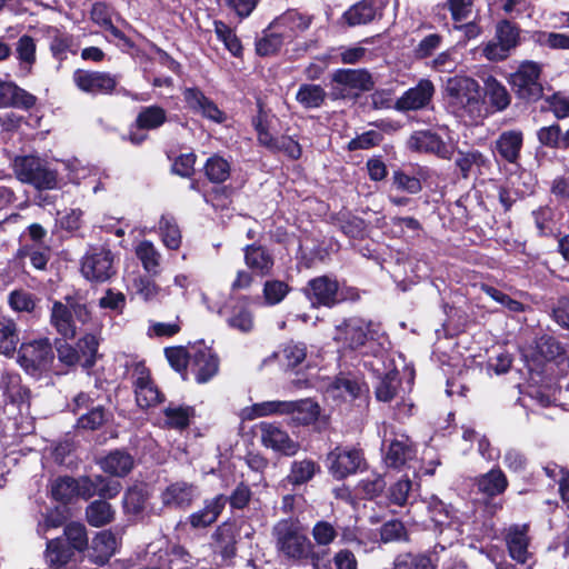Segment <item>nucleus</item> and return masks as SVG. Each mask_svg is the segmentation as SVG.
I'll return each mask as SVG.
<instances>
[{"instance_id": "15", "label": "nucleus", "mask_w": 569, "mask_h": 569, "mask_svg": "<svg viewBox=\"0 0 569 569\" xmlns=\"http://www.w3.org/2000/svg\"><path fill=\"white\" fill-rule=\"evenodd\" d=\"M315 309H332L339 306L338 279L335 274H321L309 279L300 289Z\"/></svg>"}, {"instance_id": "49", "label": "nucleus", "mask_w": 569, "mask_h": 569, "mask_svg": "<svg viewBox=\"0 0 569 569\" xmlns=\"http://www.w3.org/2000/svg\"><path fill=\"white\" fill-rule=\"evenodd\" d=\"M278 356L287 370H293L306 360L307 346L305 342L290 340L281 346Z\"/></svg>"}, {"instance_id": "4", "label": "nucleus", "mask_w": 569, "mask_h": 569, "mask_svg": "<svg viewBox=\"0 0 569 569\" xmlns=\"http://www.w3.org/2000/svg\"><path fill=\"white\" fill-rule=\"evenodd\" d=\"M271 533L277 550L287 559L306 561L308 555L315 549V543L302 532L301 523L296 518L278 520Z\"/></svg>"}, {"instance_id": "23", "label": "nucleus", "mask_w": 569, "mask_h": 569, "mask_svg": "<svg viewBox=\"0 0 569 569\" xmlns=\"http://www.w3.org/2000/svg\"><path fill=\"white\" fill-rule=\"evenodd\" d=\"M436 93V88L430 79L422 78L412 88L406 90L395 103L398 111H417L429 107Z\"/></svg>"}, {"instance_id": "45", "label": "nucleus", "mask_w": 569, "mask_h": 569, "mask_svg": "<svg viewBox=\"0 0 569 569\" xmlns=\"http://www.w3.org/2000/svg\"><path fill=\"white\" fill-rule=\"evenodd\" d=\"M114 509L106 500H93L86 508V519L92 527H103L114 519Z\"/></svg>"}, {"instance_id": "6", "label": "nucleus", "mask_w": 569, "mask_h": 569, "mask_svg": "<svg viewBox=\"0 0 569 569\" xmlns=\"http://www.w3.org/2000/svg\"><path fill=\"white\" fill-rule=\"evenodd\" d=\"M325 466L328 473L337 481L368 469L363 449L353 445H337L326 455Z\"/></svg>"}, {"instance_id": "46", "label": "nucleus", "mask_w": 569, "mask_h": 569, "mask_svg": "<svg viewBox=\"0 0 569 569\" xmlns=\"http://www.w3.org/2000/svg\"><path fill=\"white\" fill-rule=\"evenodd\" d=\"M203 172L211 183L221 184L230 178L231 164L223 157L214 153L207 159Z\"/></svg>"}, {"instance_id": "39", "label": "nucleus", "mask_w": 569, "mask_h": 569, "mask_svg": "<svg viewBox=\"0 0 569 569\" xmlns=\"http://www.w3.org/2000/svg\"><path fill=\"white\" fill-rule=\"evenodd\" d=\"M321 472V466L311 458L293 460L284 480L293 488L307 485Z\"/></svg>"}, {"instance_id": "21", "label": "nucleus", "mask_w": 569, "mask_h": 569, "mask_svg": "<svg viewBox=\"0 0 569 569\" xmlns=\"http://www.w3.org/2000/svg\"><path fill=\"white\" fill-rule=\"evenodd\" d=\"M369 325L362 318H345L335 327L333 341L346 349L357 350L368 341Z\"/></svg>"}, {"instance_id": "12", "label": "nucleus", "mask_w": 569, "mask_h": 569, "mask_svg": "<svg viewBox=\"0 0 569 569\" xmlns=\"http://www.w3.org/2000/svg\"><path fill=\"white\" fill-rule=\"evenodd\" d=\"M167 121L168 112L160 104L140 107L134 121L129 127V132L122 136V140L140 147L149 139V131L160 129Z\"/></svg>"}, {"instance_id": "3", "label": "nucleus", "mask_w": 569, "mask_h": 569, "mask_svg": "<svg viewBox=\"0 0 569 569\" xmlns=\"http://www.w3.org/2000/svg\"><path fill=\"white\" fill-rule=\"evenodd\" d=\"M89 548V537L83 523L71 521L63 528V533L46 543L44 559L50 569H67L77 553Z\"/></svg>"}, {"instance_id": "60", "label": "nucleus", "mask_w": 569, "mask_h": 569, "mask_svg": "<svg viewBox=\"0 0 569 569\" xmlns=\"http://www.w3.org/2000/svg\"><path fill=\"white\" fill-rule=\"evenodd\" d=\"M252 495L250 486L244 481H240L229 496L222 493L224 499L223 509L229 505L232 511L243 510L250 505Z\"/></svg>"}, {"instance_id": "32", "label": "nucleus", "mask_w": 569, "mask_h": 569, "mask_svg": "<svg viewBox=\"0 0 569 569\" xmlns=\"http://www.w3.org/2000/svg\"><path fill=\"white\" fill-rule=\"evenodd\" d=\"M284 412L290 416L293 426L307 427L318 421L321 415V407L316 400L305 398L287 401Z\"/></svg>"}, {"instance_id": "1", "label": "nucleus", "mask_w": 569, "mask_h": 569, "mask_svg": "<svg viewBox=\"0 0 569 569\" xmlns=\"http://www.w3.org/2000/svg\"><path fill=\"white\" fill-rule=\"evenodd\" d=\"M93 323V309L86 297L67 295L64 302L54 300L50 310V325L64 340H73L78 329H88Z\"/></svg>"}, {"instance_id": "20", "label": "nucleus", "mask_w": 569, "mask_h": 569, "mask_svg": "<svg viewBox=\"0 0 569 569\" xmlns=\"http://www.w3.org/2000/svg\"><path fill=\"white\" fill-rule=\"evenodd\" d=\"M408 148L417 153L433 154L446 160L451 159L453 154V149L442 137L429 129L413 131L408 139Z\"/></svg>"}, {"instance_id": "17", "label": "nucleus", "mask_w": 569, "mask_h": 569, "mask_svg": "<svg viewBox=\"0 0 569 569\" xmlns=\"http://www.w3.org/2000/svg\"><path fill=\"white\" fill-rule=\"evenodd\" d=\"M220 359L217 352L208 347L203 340L191 346L189 370L198 383H207L219 371Z\"/></svg>"}, {"instance_id": "61", "label": "nucleus", "mask_w": 569, "mask_h": 569, "mask_svg": "<svg viewBox=\"0 0 569 569\" xmlns=\"http://www.w3.org/2000/svg\"><path fill=\"white\" fill-rule=\"evenodd\" d=\"M29 258L33 268L37 270H46L50 259V248H39L34 244H22L17 251V258Z\"/></svg>"}, {"instance_id": "52", "label": "nucleus", "mask_w": 569, "mask_h": 569, "mask_svg": "<svg viewBox=\"0 0 569 569\" xmlns=\"http://www.w3.org/2000/svg\"><path fill=\"white\" fill-rule=\"evenodd\" d=\"M287 40L283 33L277 29H270V24L263 30V36L256 41V52L260 57L277 54Z\"/></svg>"}, {"instance_id": "40", "label": "nucleus", "mask_w": 569, "mask_h": 569, "mask_svg": "<svg viewBox=\"0 0 569 569\" xmlns=\"http://www.w3.org/2000/svg\"><path fill=\"white\" fill-rule=\"evenodd\" d=\"M38 98L19 87L12 81H8L0 108H14L29 111L36 107Z\"/></svg>"}, {"instance_id": "10", "label": "nucleus", "mask_w": 569, "mask_h": 569, "mask_svg": "<svg viewBox=\"0 0 569 569\" xmlns=\"http://www.w3.org/2000/svg\"><path fill=\"white\" fill-rule=\"evenodd\" d=\"M331 98L345 100L355 98L358 92H368L375 88V81L367 69H337L332 73Z\"/></svg>"}, {"instance_id": "13", "label": "nucleus", "mask_w": 569, "mask_h": 569, "mask_svg": "<svg viewBox=\"0 0 569 569\" xmlns=\"http://www.w3.org/2000/svg\"><path fill=\"white\" fill-rule=\"evenodd\" d=\"M152 491L148 483L141 481L129 486L122 496V510L129 521L143 522L151 516H160L151 503Z\"/></svg>"}, {"instance_id": "18", "label": "nucleus", "mask_w": 569, "mask_h": 569, "mask_svg": "<svg viewBox=\"0 0 569 569\" xmlns=\"http://www.w3.org/2000/svg\"><path fill=\"white\" fill-rule=\"evenodd\" d=\"M72 79L80 91L91 96L112 94L119 83L116 74L83 69L74 70Z\"/></svg>"}, {"instance_id": "63", "label": "nucleus", "mask_w": 569, "mask_h": 569, "mask_svg": "<svg viewBox=\"0 0 569 569\" xmlns=\"http://www.w3.org/2000/svg\"><path fill=\"white\" fill-rule=\"evenodd\" d=\"M51 496L64 505L71 502L77 496V479L69 476L59 477L52 486Z\"/></svg>"}, {"instance_id": "64", "label": "nucleus", "mask_w": 569, "mask_h": 569, "mask_svg": "<svg viewBox=\"0 0 569 569\" xmlns=\"http://www.w3.org/2000/svg\"><path fill=\"white\" fill-rule=\"evenodd\" d=\"M555 212L549 206H540L532 211V218L539 237L553 236L555 230Z\"/></svg>"}, {"instance_id": "59", "label": "nucleus", "mask_w": 569, "mask_h": 569, "mask_svg": "<svg viewBox=\"0 0 569 569\" xmlns=\"http://www.w3.org/2000/svg\"><path fill=\"white\" fill-rule=\"evenodd\" d=\"M287 401L273 400L254 403L243 410V419L253 420L271 415H286Z\"/></svg>"}, {"instance_id": "53", "label": "nucleus", "mask_w": 569, "mask_h": 569, "mask_svg": "<svg viewBox=\"0 0 569 569\" xmlns=\"http://www.w3.org/2000/svg\"><path fill=\"white\" fill-rule=\"evenodd\" d=\"M327 93L320 84L303 83L296 93V100L305 109L320 108L326 100Z\"/></svg>"}, {"instance_id": "25", "label": "nucleus", "mask_w": 569, "mask_h": 569, "mask_svg": "<svg viewBox=\"0 0 569 569\" xmlns=\"http://www.w3.org/2000/svg\"><path fill=\"white\" fill-rule=\"evenodd\" d=\"M197 486L179 480L169 483L160 493L162 508L174 510L189 509L197 498Z\"/></svg>"}, {"instance_id": "9", "label": "nucleus", "mask_w": 569, "mask_h": 569, "mask_svg": "<svg viewBox=\"0 0 569 569\" xmlns=\"http://www.w3.org/2000/svg\"><path fill=\"white\" fill-rule=\"evenodd\" d=\"M54 360V352L48 338L22 342L18 349V363L33 377L48 372Z\"/></svg>"}, {"instance_id": "47", "label": "nucleus", "mask_w": 569, "mask_h": 569, "mask_svg": "<svg viewBox=\"0 0 569 569\" xmlns=\"http://www.w3.org/2000/svg\"><path fill=\"white\" fill-rule=\"evenodd\" d=\"M427 510L435 526L442 528L449 526L456 517V509L451 503H446L439 497L432 495L427 502Z\"/></svg>"}, {"instance_id": "22", "label": "nucleus", "mask_w": 569, "mask_h": 569, "mask_svg": "<svg viewBox=\"0 0 569 569\" xmlns=\"http://www.w3.org/2000/svg\"><path fill=\"white\" fill-rule=\"evenodd\" d=\"M259 429L263 447L286 457H292L300 450V443L291 439L278 423L261 421Z\"/></svg>"}, {"instance_id": "51", "label": "nucleus", "mask_w": 569, "mask_h": 569, "mask_svg": "<svg viewBox=\"0 0 569 569\" xmlns=\"http://www.w3.org/2000/svg\"><path fill=\"white\" fill-rule=\"evenodd\" d=\"M214 33L224 48L236 58H242L243 47L236 31L221 20H214Z\"/></svg>"}, {"instance_id": "34", "label": "nucleus", "mask_w": 569, "mask_h": 569, "mask_svg": "<svg viewBox=\"0 0 569 569\" xmlns=\"http://www.w3.org/2000/svg\"><path fill=\"white\" fill-rule=\"evenodd\" d=\"M244 263L254 273L264 277L272 271L274 260L269 250L259 243H250L243 248Z\"/></svg>"}, {"instance_id": "33", "label": "nucleus", "mask_w": 569, "mask_h": 569, "mask_svg": "<svg viewBox=\"0 0 569 569\" xmlns=\"http://www.w3.org/2000/svg\"><path fill=\"white\" fill-rule=\"evenodd\" d=\"M529 526L528 525H512L507 530L505 540L508 548L509 556L517 562L523 565L529 558Z\"/></svg>"}, {"instance_id": "44", "label": "nucleus", "mask_w": 569, "mask_h": 569, "mask_svg": "<svg viewBox=\"0 0 569 569\" xmlns=\"http://www.w3.org/2000/svg\"><path fill=\"white\" fill-rule=\"evenodd\" d=\"M20 341L17 323L4 316H0V353L13 356Z\"/></svg>"}, {"instance_id": "24", "label": "nucleus", "mask_w": 569, "mask_h": 569, "mask_svg": "<svg viewBox=\"0 0 569 569\" xmlns=\"http://www.w3.org/2000/svg\"><path fill=\"white\" fill-rule=\"evenodd\" d=\"M182 97L186 107L192 113L217 123H222L226 120V113L200 88L187 87L182 90Z\"/></svg>"}, {"instance_id": "48", "label": "nucleus", "mask_w": 569, "mask_h": 569, "mask_svg": "<svg viewBox=\"0 0 569 569\" xmlns=\"http://www.w3.org/2000/svg\"><path fill=\"white\" fill-rule=\"evenodd\" d=\"M159 233L167 249L178 250L181 247L182 234L173 216H161L159 220Z\"/></svg>"}, {"instance_id": "8", "label": "nucleus", "mask_w": 569, "mask_h": 569, "mask_svg": "<svg viewBox=\"0 0 569 569\" xmlns=\"http://www.w3.org/2000/svg\"><path fill=\"white\" fill-rule=\"evenodd\" d=\"M246 525L244 517L233 516L227 518L213 530L211 535L213 551L224 563H232L237 557L238 543L241 541V532Z\"/></svg>"}, {"instance_id": "27", "label": "nucleus", "mask_w": 569, "mask_h": 569, "mask_svg": "<svg viewBox=\"0 0 569 569\" xmlns=\"http://www.w3.org/2000/svg\"><path fill=\"white\" fill-rule=\"evenodd\" d=\"M532 360L537 362H553L558 367L569 365L567 349L562 342L550 335H541L535 339Z\"/></svg>"}, {"instance_id": "31", "label": "nucleus", "mask_w": 569, "mask_h": 569, "mask_svg": "<svg viewBox=\"0 0 569 569\" xmlns=\"http://www.w3.org/2000/svg\"><path fill=\"white\" fill-rule=\"evenodd\" d=\"M328 389L339 395H346L352 400L369 393V386L365 381V377L351 371H340L336 375L328 385Z\"/></svg>"}, {"instance_id": "2", "label": "nucleus", "mask_w": 569, "mask_h": 569, "mask_svg": "<svg viewBox=\"0 0 569 569\" xmlns=\"http://www.w3.org/2000/svg\"><path fill=\"white\" fill-rule=\"evenodd\" d=\"M445 100L447 109L457 118L473 122L482 116L481 89L473 78L449 79L445 89Z\"/></svg>"}, {"instance_id": "11", "label": "nucleus", "mask_w": 569, "mask_h": 569, "mask_svg": "<svg viewBox=\"0 0 569 569\" xmlns=\"http://www.w3.org/2000/svg\"><path fill=\"white\" fill-rule=\"evenodd\" d=\"M541 64L536 61H522L517 70L510 74L509 83L515 94L527 102H537L543 96L540 82Z\"/></svg>"}, {"instance_id": "5", "label": "nucleus", "mask_w": 569, "mask_h": 569, "mask_svg": "<svg viewBox=\"0 0 569 569\" xmlns=\"http://www.w3.org/2000/svg\"><path fill=\"white\" fill-rule=\"evenodd\" d=\"M12 169L19 181L39 191L53 190L58 187V171L38 156H17Z\"/></svg>"}, {"instance_id": "7", "label": "nucleus", "mask_w": 569, "mask_h": 569, "mask_svg": "<svg viewBox=\"0 0 569 569\" xmlns=\"http://www.w3.org/2000/svg\"><path fill=\"white\" fill-rule=\"evenodd\" d=\"M114 259L108 246H90L81 259V274L90 282L103 283L117 273Z\"/></svg>"}, {"instance_id": "41", "label": "nucleus", "mask_w": 569, "mask_h": 569, "mask_svg": "<svg viewBox=\"0 0 569 569\" xmlns=\"http://www.w3.org/2000/svg\"><path fill=\"white\" fill-rule=\"evenodd\" d=\"M400 385V372L396 367L379 375L373 391L377 401L391 402L398 396Z\"/></svg>"}, {"instance_id": "58", "label": "nucleus", "mask_w": 569, "mask_h": 569, "mask_svg": "<svg viewBox=\"0 0 569 569\" xmlns=\"http://www.w3.org/2000/svg\"><path fill=\"white\" fill-rule=\"evenodd\" d=\"M164 356L170 367L176 372L180 373L183 379H187L191 359V349L188 350L183 346L167 347L164 349Z\"/></svg>"}, {"instance_id": "38", "label": "nucleus", "mask_w": 569, "mask_h": 569, "mask_svg": "<svg viewBox=\"0 0 569 569\" xmlns=\"http://www.w3.org/2000/svg\"><path fill=\"white\" fill-rule=\"evenodd\" d=\"M117 537L110 530L98 532L92 539L90 560L98 565H106L117 550Z\"/></svg>"}, {"instance_id": "29", "label": "nucleus", "mask_w": 569, "mask_h": 569, "mask_svg": "<svg viewBox=\"0 0 569 569\" xmlns=\"http://www.w3.org/2000/svg\"><path fill=\"white\" fill-rule=\"evenodd\" d=\"M312 23V16L302 13L297 9L287 10L270 23V29L283 33L287 41H292L298 34L305 32Z\"/></svg>"}, {"instance_id": "57", "label": "nucleus", "mask_w": 569, "mask_h": 569, "mask_svg": "<svg viewBox=\"0 0 569 569\" xmlns=\"http://www.w3.org/2000/svg\"><path fill=\"white\" fill-rule=\"evenodd\" d=\"M391 186L396 190L407 192L409 194H417L422 190L420 178L401 168L393 170Z\"/></svg>"}, {"instance_id": "62", "label": "nucleus", "mask_w": 569, "mask_h": 569, "mask_svg": "<svg viewBox=\"0 0 569 569\" xmlns=\"http://www.w3.org/2000/svg\"><path fill=\"white\" fill-rule=\"evenodd\" d=\"M107 421V410L103 406L98 405L90 408L87 412L79 416L77 427L83 430L96 431L100 429Z\"/></svg>"}, {"instance_id": "16", "label": "nucleus", "mask_w": 569, "mask_h": 569, "mask_svg": "<svg viewBox=\"0 0 569 569\" xmlns=\"http://www.w3.org/2000/svg\"><path fill=\"white\" fill-rule=\"evenodd\" d=\"M495 39L497 41H489L482 52L483 56L493 62L506 60L510 51L515 49L520 42V29L517 23L503 19L496 26Z\"/></svg>"}, {"instance_id": "28", "label": "nucleus", "mask_w": 569, "mask_h": 569, "mask_svg": "<svg viewBox=\"0 0 569 569\" xmlns=\"http://www.w3.org/2000/svg\"><path fill=\"white\" fill-rule=\"evenodd\" d=\"M222 493L203 500L202 508L191 512L183 522L191 530H204L214 525L223 512Z\"/></svg>"}, {"instance_id": "43", "label": "nucleus", "mask_w": 569, "mask_h": 569, "mask_svg": "<svg viewBox=\"0 0 569 569\" xmlns=\"http://www.w3.org/2000/svg\"><path fill=\"white\" fill-rule=\"evenodd\" d=\"M49 34V50L53 59L57 60L60 64L67 60L68 52L73 54L77 53V51L72 49L74 46V39L72 34L61 31L56 27H50Z\"/></svg>"}, {"instance_id": "50", "label": "nucleus", "mask_w": 569, "mask_h": 569, "mask_svg": "<svg viewBox=\"0 0 569 569\" xmlns=\"http://www.w3.org/2000/svg\"><path fill=\"white\" fill-rule=\"evenodd\" d=\"M136 256L149 274L158 276L160 273L161 254L151 241H141L136 248Z\"/></svg>"}, {"instance_id": "55", "label": "nucleus", "mask_w": 569, "mask_h": 569, "mask_svg": "<svg viewBox=\"0 0 569 569\" xmlns=\"http://www.w3.org/2000/svg\"><path fill=\"white\" fill-rule=\"evenodd\" d=\"M336 224L339 230L350 239H362L366 232V221L365 219L353 216L349 212L341 213L339 212L335 217Z\"/></svg>"}, {"instance_id": "36", "label": "nucleus", "mask_w": 569, "mask_h": 569, "mask_svg": "<svg viewBox=\"0 0 569 569\" xmlns=\"http://www.w3.org/2000/svg\"><path fill=\"white\" fill-rule=\"evenodd\" d=\"M455 166L460 172L462 179H468L473 167L477 168L479 174L490 170L491 161L481 151L471 149L468 151L458 150L455 159Z\"/></svg>"}, {"instance_id": "30", "label": "nucleus", "mask_w": 569, "mask_h": 569, "mask_svg": "<svg viewBox=\"0 0 569 569\" xmlns=\"http://www.w3.org/2000/svg\"><path fill=\"white\" fill-rule=\"evenodd\" d=\"M417 455V448L411 438L407 435L395 437L385 455V463L392 469H401L407 462L413 460Z\"/></svg>"}, {"instance_id": "35", "label": "nucleus", "mask_w": 569, "mask_h": 569, "mask_svg": "<svg viewBox=\"0 0 569 569\" xmlns=\"http://www.w3.org/2000/svg\"><path fill=\"white\" fill-rule=\"evenodd\" d=\"M99 465L106 473L124 478L134 468V458L126 449H114L103 457Z\"/></svg>"}, {"instance_id": "26", "label": "nucleus", "mask_w": 569, "mask_h": 569, "mask_svg": "<svg viewBox=\"0 0 569 569\" xmlns=\"http://www.w3.org/2000/svg\"><path fill=\"white\" fill-rule=\"evenodd\" d=\"M523 132L519 129L502 131L492 144L495 157L510 164H518L523 148Z\"/></svg>"}, {"instance_id": "56", "label": "nucleus", "mask_w": 569, "mask_h": 569, "mask_svg": "<svg viewBox=\"0 0 569 569\" xmlns=\"http://www.w3.org/2000/svg\"><path fill=\"white\" fill-rule=\"evenodd\" d=\"M37 46L34 39L29 34L21 36L16 43V56L21 69L31 71L37 60Z\"/></svg>"}, {"instance_id": "19", "label": "nucleus", "mask_w": 569, "mask_h": 569, "mask_svg": "<svg viewBox=\"0 0 569 569\" xmlns=\"http://www.w3.org/2000/svg\"><path fill=\"white\" fill-rule=\"evenodd\" d=\"M390 0H360L350 6L341 16V20L350 28L380 21Z\"/></svg>"}, {"instance_id": "54", "label": "nucleus", "mask_w": 569, "mask_h": 569, "mask_svg": "<svg viewBox=\"0 0 569 569\" xmlns=\"http://www.w3.org/2000/svg\"><path fill=\"white\" fill-rule=\"evenodd\" d=\"M485 94L491 107L498 111L507 109L510 104V94L506 87L492 76L485 81Z\"/></svg>"}, {"instance_id": "42", "label": "nucleus", "mask_w": 569, "mask_h": 569, "mask_svg": "<svg viewBox=\"0 0 569 569\" xmlns=\"http://www.w3.org/2000/svg\"><path fill=\"white\" fill-rule=\"evenodd\" d=\"M164 423L167 429L172 430H186L191 423V419L194 417V408L187 405L173 406L170 403L163 409Z\"/></svg>"}, {"instance_id": "14", "label": "nucleus", "mask_w": 569, "mask_h": 569, "mask_svg": "<svg viewBox=\"0 0 569 569\" xmlns=\"http://www.w3.org/2000/svg\"><path fill=\"white\" fill-rule=\"evenodd\" d=\"M132 388L137 406L142 410L154 408L166 401L164 393L154 382L151 370L144 361H138L133 365Z\"/></svg>"}, {"instance_id": "37", "label": "nucleus", "mask_w": 569, "mask_h": 569, "mask_svg": "<svg viewBox=\"0 0 569 569\" xmlns=\"http://www.w3.org/2000/svg\"><path fill=\"white\" fill-rule=\"evenodd\" d=\"M476 486L478 491L487 498H495L505 493L508 489L509 481L505 472L499 467H496L477 477Z\"/></svg>"}]
</instances>
